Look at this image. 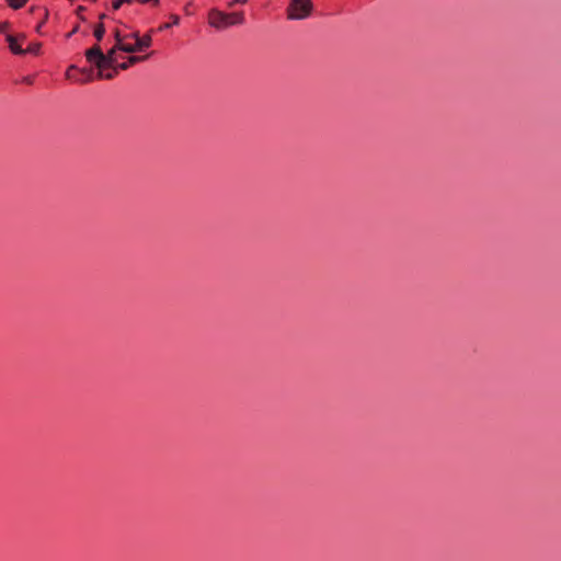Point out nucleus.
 <instances>
[{
  "mask_svg": "<svg viewBox=\"0 0 561 561\" xmlns=\"http://www.w3.org/2000/svg\"><path fill=\"white\" fill-rule=\"evenodd\" d=\"M312 10L313 3L311 0H289L286 15L290 21L305 20L310 16Z\"/></svg>",
  "mask_w": 561,
  "mask_h": 561,
  "instance_id": "1",
  "label": "nucleus"
},
{
  "mask_svg": "<svg viewBox=\"0 0 561 561\" xmlns=\"http://www.w3.org/2000/svg\"><path fill=\"white\" fill-rule=\"evenodd\" d=\"M244 23L243 12L225 13L213 9V27L226 28Z\"/></svg>",
  "mask_w": 561,
  "mask_h": 561,
  "instance_id": "2",
  "label": "nucleus"
},
{
  "mask_svg": "<svg viewBox=\"0 0 561 561\" xmlns=\"http://www.w3.org/2000/svg\"><path fill=\"white\" fill-rule=\"evenodd\" d=\"M85 58L89 62L94 64L98 67V69L104 68L105 57H104V53L102 51L100 45L96 44V45L92 46L91 48H89L85 51Z\"/></svg>",
  "mask_w": 561,
  "mask_h": 561,
  "instance_id": "3",
  "label": "nucleus"
},
{
  "mask_svg": "<svg viewBox=\"0 0 561 561\" xmlns=\"http://www.w3.org/2000/svg\"><path fill=\"white\" fill-rule=\"evenodd\" d=\"M118 69H119L118 65H113V67H106L103 69H99L98 78L111 80L117 75Z\"/></svg>",
  "mask_w": 561,
  "mask_h": 561,
  "instance_id": "4",
  "label": "nucleus"
},
{
  "mask_svg": "<svg viewBox=\"0 0 561 561\" xmlns=\"http://www.w3.org/2000/svg\"><path fill=\"white\" fill-rule=\"evenodd\" d=\"M153 31L151 30L149 33H147L146 35L144 36H139L138 39L135 42L137 43V48L142 51L147 48H149L152 44V37H151V33Z\"/></svg>",
  "mask_w": 561,
  "mask_h": 561,
  "instance_id": "5",
  "label": "nucleus"
},
{
  "mask_svg": "<svg viewBox=\"0 0 561 561\" xmlns=\"http://www.w3.org/2000/svg\"><path fill=\"white\" fill-rule=\"evenodd\" d=\"M119 51L118 48H116V45H114L113 48H111L107 54H104L105 60H104V68L106 67H113V65L116 64V53Z\"/></svg>",
  "mask_w": 561,
  "mask_h": 561,
  "instance_id": "6",
  "label": "nucleus"
},
{
  "mask_svg": "<svg viewBox=\"0 0 561 561\" xmlns=\"http://www.w3.org/2000/svg\"><path fill=\"white\" fill-rule=\"evenodd\" d=\"M148 56H130L128 57L127 61L118 64V68L121 70H127L130 66L144 61L147 59Z\"/></svg>",
  "mask_w": 561,
  "mask_h": 561,
  "instance_id": "7",
  "label": "nucleus"
},
{
  "mask_svg": "<svg viewBox=\"0 0 561 561\" xmlns=\"http://www.w3.org/2000/svg\"><path fill=\"white\" fill-rule=\"evenodd\" d=\"M7 41L9 43L10 50L15 55H23L25 50L18 44L16 38L12 35L7 36Z\"/></svg>",
  "mask_w": 561,
  "mask_h": 561,
  "instance_id": "8",
  "label": "nucleus"
},
{
  "mask_svg": "<svg viewBox=\"0 0 561 561\" xmlns=\"http://www.w3.org/2000/svg\"><path fill=\"white\" fill-rule=\"evenodd\" d=\"M117 48L119 49V51H124V53H128V54H134L136 51H140L137 48V43L128 44V43L124 42V43H121L119 47H117Z\"/></svg>",
  "mask_w": 561,
  "mask_h": 561,
  "instance_id": "9",
  "label": "nucleus"
},
{
  "mask_svg": "<svg viewBox=\"0 0 561 561\" xmlns=\"http://www.w3.org/2000/svg\"><path fill=\"white\" fill-rule=\"evenodd\" d=\"M104 34H105V26L102 22H100L99 24L95 25L93 35L100 42L103 38Z\"/></svg>",
  "mask_w": 561,
  "mask_h": 561,
  "instance_id": "10",
  "label": "nucleus"
},
{
  "mask_svg": "<svg viewBox=\"0 0 561 561\" xmlns=\"http://www.w3.org/2000/svg\"><path fill=\"white\" fill-rule=\"evenodd\" d=\"M171 19H172V22H171V21H168V23L162 24V25L159 27V30H160V31H163V30H167V28L171 27L172 25H176V24H179V22H180V18H179V15L172 14V15H171Z\"/></svg>",
  "mask_w": 561,
  "mask_h": 561,
  "instance_id": "11",
  "label": "nucleus"
},
{
  "mask_svg": "<svg viewBox=\"0 0 561 561\" xmlns=\"http://www.w3.org/2000/svg\"><path fill=\"white\" fill-rule=\"evenodd\" d=\"M171 19H172V22H171V21H168V23L162 24V25L159 27V30H160V31H163V30H167V28L171 27L172 25H176V24H179V22H180V18H179V15L172 14V15H171Z\"/></svg>",
  "mask_w": 561,
  "mask_h": 561,
  "instance_id": "12",
  "label": "nucleus"
},
{
  "mask_svg": "<svg viewBox=\"0 0 561 561\" xmlns=\"http://www.w3.org/2000/svg\"><path fill=\"white\" fill-rule=\"evenodd\" d=\"M114 38H115V45L116 47H119V44L121 43H124L126 39H127V36L126 35H123L119 30H115L114 33Z\"/></svg>",
  "mask_w": 561,
  "mask_h": 561,
  "instance_id": "13",
  "label": "nucleus"
},
{
  "mask_svg": "<svg viewBox=\"0 0 561 561\" xmlns=\"http://www.w3.org/2000/svg\"><path fill=\"white\" fill-rule=\"evenodd\" d=\"M42 44L41 43H32L28 45V47L25 50V53L30 54H38L41 49Z\"/></svg>",
  "mask_w": 561,
  "mask_h": 561,
  "instance_id": "14",
  "label": "nucleus"
},
{
  "mask_svg": "<svg viewBox=\"0 0 561 561\" xmlns=\"http://www.w3.org/2000/svg\"><path fill=\"white\" fill-rule=\"evenodd\" d=\"M5 1L13 9H20L27 2V0H5Z\"/></svg>",
  "mask_w": 561,
  "mask_h": 561,
  "instance_id": "15",
  "label": "nucleus"
},
{
  "mask_svg": "<svg viewBox=\"0 0 561 561\" xmlns=\"http://www.w3.org/2000/svg\"><path fill=\"white\" fill-rule=\"evenodd\" d=\"M133 0H115L112 3L113 10H118L124 3H130Z\"/></svg>",
  "mask_w": 561,
  "mask_h": 561,
  "instance_id": "16",
  "label": "nucleus"
},
{
  "mask_svg": "<svg viewBox=\"0 0 561 561\" xmlns=\"http://www.w3.org/2000/svg\"><path fill=\"white\" fill-rule=\"evenodd\" d=\"M47 18H48V12H46V13H45L44 20H43V21H42V22L36 26V32H37L38 34H41V33H42V32H41V30H42V27H43V25H44L45 21L47 20Z\"/></svg>",
  "mask_w": 561,
  "mask_h": 561,
  "instance_id": "17",
  "label": "nucleus"
},
{
  "mask_svg": "<svg viewBox=\"0 0 561 561\" xmlns=\"http://www.w3.org/2000/svg\"><path fill=\"white\" fill-rule=\"evenodd\" d=\"M85 11V8L84 7H78L77 9V14L78 16L80 18L81 21H84L85 18L82 15V13Z\"/></svg>",
  "mask_w": 561,
  "mask_h": 561,
  "instance_id": "18",
  "label": "nucleus"
},
{
  "mask_svg": "<svg viewBox=\"0 0 561 561\" xmlns=\"http://www.w3.org/2000/svg\"><path fill=\"white\" fill-rule=\"evenodd\" d=\"M248 0H232L230 3H229V7H233L234 4L239 3V4H244L247 3Z\"/></svg>",
  "mask_w": 561,
  "mask_h": 561,
  "instance_id": "19",
  "label": "nucleus"
},
{
  "mask_svg": "<svg viewBox=\"0 0 561 561\" xmlns=\"http://www.w3.org/2000/svg\"><path fill=\"white\" fill-rule=\"evenodd\" d=\"M126 36H127V39L134 38L135 41H137L140 35H139V32H134L131 34H127Z\"/></svg>",
  "mask_w": 561,
  "mask_h": 561,
  "instance_id": "20",
  "label": "nucleus"
},
{
  "mask_svg": "<svg viewBox=\"0 0 561 561\" xmlns=\"http://www.w3.org/2000/svg\"><path fill=\"white\" fill-rule=\"evenodd\" d=\"M79 31V25H76L71 32L67 34V38H70L73 34H76Z\"/></svg>",
  "mask_w": 561,
  "mask_h": 561,
  "instance_id": "21",
  "label": "nucleus"
},
{
  "mask_svg": "<svg viewBox=\"0 0 561 561\" xmlns=\"http://www.w3.org/2000/svg\"><path fill=\"white\" fill-rule=\"evenodd\" d=\"M99 19H100V22L103 23V20L106 19V14L105 13L100 14Z\"/></svg>",
  "mask_w": 561,
  "mask_h": 561,
  "instance_id": "22",
  "label": "nucleus"
},
{
  "mask_svg": "<svg viewBox=\"0 0 561 561\" xmlns=\"http://www.w3.org/2000/svg\"><path fill=\"white\" fill-rule=\"evenodd\" d=\"M7 26H8L7 23H3L2 25H0V32L4 31Z\"/></svg>",
  "mask_w": 561,
  "mask_h": 561,
  "instance_id": "23",
  "label": "nucleus"
},
{
  "mask_svg": "<svg viewBox=\"0 0 561 561\" xmlns=\"http://www.w3.org/2000/svg\"><path fill=\"white\" fill-rule=\"evenodd\" d=\"M83 73H90V70H82Z\"/></svg>",
  "mask_w": 561,
  "mask_h": 561,
  "instance_id": "24",
  "label": "nucleus"
},
{
  "mask_svg": "<svg viewBox=\"0 0 561 561\" xmlns=\"http://www.w3.org/2000/svg\"><path fill=\"white\" fill-rule=\"evenodd\" d=\"M75 68H76L75 66H71V67L69 68V70H68V72H69L71 69H75Z\"/></svg>",
  "mask_w": 561,
  "mask_h": 561,
  "instance_id": "25",
  "label": "nucleus"
}]
</instances>
